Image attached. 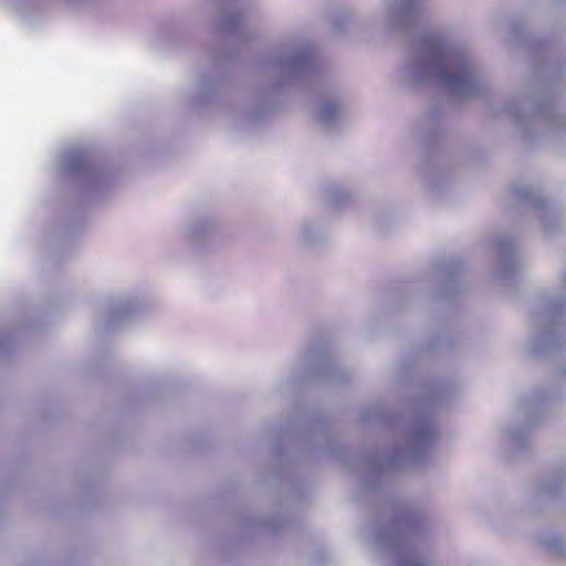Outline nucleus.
<instances>
[{
	"label": "nucleus",
	"instance_id": "obj_2",
	"mask_svg": "<svg viewBox=\"0 0 566 566\" xmlns=\"http://www.w3.org/2000/svg\"><path fill=\"white\" fill-rule=\"evenodd\" d=\"M326 114L327 115H331L332 114V111L329 108H326Z\"/></svg>",
	"mask_w": 566,
	"mask_h": 566
},
{
	"label": "nucleus",
	"instance_id": "obj_1",
	"mask_svg": "<svg viewBox=\"0 0 566 566\" xmlns=\"http://www.w3.org/2000/svg\"><path fill=\"white\" fill-rule=\"evenodd\" d=\"M440 77L454 92H465L474 85L472 67L467 60H448L440 69Z\"/></svg>",
	"mask_w": 566,
	"mask_h": 566
}]
</instances>
